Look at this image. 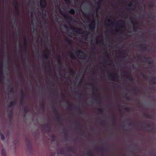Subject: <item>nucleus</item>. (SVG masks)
<instances>
[{
  "label": "nucleus",
  "instance_id": "obj_7",
  "mask_svg": "<svg viewBox=\"0 0 156 156\" xmlns=\"http://www.w3.org/2000/svg\"><path fill=\"white\" fill-rule=\"evenodd\" d=\"M108 77L113 80H118V76L115 74L110 73L109 74Z\"/></svg>",
  "mask_w": 156,
  "mask_h": 156
},
{
  "label": "nucleus",
  "instance_id": "obj_53",
  "mask_svg": "<svg viewBox=\"0 0 156 156\" xmlns=\"http://www.w3.org/2000/svg\"><path fill=\"white\" fill-rule=\"evenodd\" d=\"M104 148H100V151L101 152H103L104 151Z\"/></svg>",
  "mask_w": 156,
  "mask_h": 156
},
{
  "label": "nucleus",
  "instance_id": "obj_49",
  "mask_svg": "<svg viewBox=\"0 0 156 156\" xmlns=\"http://www.w3.org/2000/svg\"><path fill=\"white\" fill-rule=\"evenodd\" d=\"M74 123L76 124H77L78 126L79 127H80V126L81 125L80 124L78 123V122L77 121H76L74 122Z\"/></svg>",
  "mask_w": 156,
  "mask_h": 156
},
{
  "label": "nucleus",
  "instance_id": "obj_36",
  "mask_svg": "<svg viewBox=\"0 0 156 156\" xmlns=\"http://www.w3.org/2000/svg\"><path fill=\"white\" fill-rule=\"evenodd\" d=\"M58 61L60 63L61 62V56L60 55H58L57 56Z\"/></svg>",
  "mask_w": 156,
  "mask_h": 156
},
{
  "label": "nucleus",
  "instance_id": "obj_59",
  "mask_svg": "<svg viewBox=\"0 0 156 156\" xmlns=\"http://www.w3.org/2000/svg\"><path fill=\"white\" fill-rule=\"evenodd\" d=\"M105 61H106V62H111V61L110 60L108 59V60H104Z\"/></svg>",
  "mask_w": 156,
  "mask_h": 156
},
{
  "label": "nucleus",
  "instance_id": "obj_17",
  "mask_svg": "<svg viewBox=\"0 0 156 156\" xmlns=\"http://www.w3.org/2000/svg\"><path fill=\"white\" fill-rule=\"evenodd\" d=\"M150 81L154 84H156V77H153L151 78Z\"/></svg>",
  "mask_w": 156,
  "mask_h": 156
},
{
  "label": "nucleus",
  "instance_id": "obj_2",
  "mask_svg": "<svg viewBox=\"0 0 156 156\" xmlns=\"http://www.w3.org/2000/svg\"><path fill=\"white\" fill-rule=\"evenodd\" d=\"M70 29L77 34H82L83 33L87 36L89 34V33L87 32V31H83V30L77 27H71Z\"/></svg>",
  "mask_w": 156,
  "mask_h": 156
},
{
  "label": "nucleus",
  "instance_id": "obj_40",
  "mask_svg": "<svg viewBox=\"0 0 156 156\" xmlns=\"http://www.w3.org/2000/svg\"><path fill=\"white\" fill-rule=\"evenodd\" d=\"M14 87H12L11 88V89L10 90V91L12 93H14Z\"/></svg>",
  "mask_w": 156,
  "mask_h": 156
},
{
  "label": "nucleus",
  "instance_id": "obj_38",
  "mask_svg": "<svg viewBox=\"0 0 156 156\" xmlns=\"http://www.w3.org/2000/svg\"><path fill=\"white\" fill-rule=\"evenodd\" d=\"M62 99L63 101H64L66 100V96L64 94H62Z\"/></svg>",
  "mask_w": 156,
  "mask_h": 156
},
{
  "label": "nucleus",
  "instance_id": "obj_61",
  "mask_svg": "<svg viewBox=\"0 0 156 156\" xmlns=\"http://www.w3.org/2000/svg\"><path fill=\"white\" fill-rule=\"evenodd\" d=\"M63 133L65 135H66V133L65 132V130H64L63 131Z\"/></svg>",
  "mask_w": 156,
  "mask_h": 156
},
{
  "label": "nucleus",
  "instance_id": "obj_52",
  "mask_svg": "<svg viewBox=\"0 0 156 156\" xmlns=\"http://www.w3.org/2000/svg\"><path fill=\"white\" fill-rule=\"evenodd\" d=\"M0 69H3V66L2 62H1V65H0Z\"/></svg>",
  "mask_w": 156,
  "mask_h": 156
},
{
  "label": "nucleus",
  "instance_id": "obj_20",
  "mask_svg": "<svg viewBox=\"0 0 156 156\" xmlns=\"http://www.w3.org/2000/svg\"><path fill=\"white\" fill-rule=\"evenodd\" d=\"M101 3H102V1L101 0H99L98 2H97L98 7L97 8V10H98L99 9L101 4Z\"/></svg>",
  "mask_w": 156,
  "mask_h": 156
},
{
  "label": "nucleus",
  "instance_id": "obj_32",
  "mask_svg": "<svg viewBox=\"0 0 156 156\" xmlns=\"http://www.w3.org/2000/svg\"><path fill=\"white\" fill-rule=\"evenodd\" d=\"M98 111L100 112L101 113H102L103 111V109L102 108H99L98 109Z\"/></svg>",
  "mask_w": 156,
  "mask_h": 156
},
{
  "label": "nucleus",
  "instance_id": "obj_10",
  "mask_svg": "<svg viewBox=\"0 0 156 156\" xmlns=\"http://www.w3.org/2000/svg\"><path fill=\"white\" fill-rule=\"evenodd\" d=\"M139 47L140 48H142V50L143 51H147L148 50V48L146 46V44H140L139 45Z\"/></svg>",
  "mask_w": 156,
  "mask_h": 156
},
{
  "label": "nucleus",
  "instance_id": "obj_33",
  "mask_svg": "<svg viewBox=\"0 0 156 156\" xmlns=\"http://www.w3.org/2000/svg\"><path fill=\"white\" fill-rule=\"evenodd\" d=\"M0 136L1 137V139L2 140H3L5 139V137L4 135L2 133H1L0 134Z\"/></svg>",
  "mask_w": 156,
  "mask_h": 156
},
{
  "label": "nucleus",
  "instance_id": "obj_42",
  "mask_svg": "<svg viewBox=\"0 0 156 156\" xmlns=\"http://www.w3.org/2000/svg\"><path fill=\"white\" fill-rule=\"evenodd\" d=\"M69 73H70V74H71L72 75H73L74 74V72L71 69H70V71H69Z\"/></svg>",
  "mask_w": 156,
  "mask_h": 156
},
{
  "label": "nucleus",
  "instance_id": "obj_55",
  "mask_svg": "<svg viewBox=\"0 0 156 156\" xmlns=\"http://www.w3.org/2000/svg\"><path fill=\"white\" fill-rule=\"evenodd\" d=\"M146 125L147 128H149L150 127V125L149 124H146Z\"/></svg>",
  "mask_w": 156,
  "mask_h": 156
},
{
  "label": "nucleus",
  "instance_id": "obj_5",
  "mask_svg": "<svg viewBox=\"0 0 156 156\" xmlns=\"http://www.w3.org/2000/svg\"><path fill=\"white\" fill-rule=\"evenodd\" d=\"M24 45L23 46V50L22 52L23 53H26L27 49V41L26 36H24L23 38Z\"/></svg>",
  "mask_w": 156,
  "mask_h": 156
},
{
  "label": "nucleus",
  "instance_id": "obj_16",
  "mask_svg": "<svg viewBox=\"0 0 156 156\" xmlns=\"http://www.w3.org/2000/svg\"><path fill=\"white\" fill-rule=\"evenodd\" d=\"M68 55L69 57L72 59H74L75 58V57L72 52H70L69 53Z\"/></svg>",
  "mask_w": 156,
  "mask_h": 156
},
{
  "label": "nucleus",
  "instance_id": "obj_6",
  "mask_svg": "<svg viewBox=\"0 0 156 156\" xmlns=\"http://www.w3.org/2000/svg\"><path fill=\"white\" fill-rule=\"evenodd\" d=\"M124 24V22L122 20H120L117 21V23L116 24L117 26H119L120 29H124L125 28V26L123 24Z\"/></svg>",
  "mask_w": 156,
  "mask_h": 156
},
{
  "label": "nucleus",
  "instance_id": "obj_62",
  "mask_svg": "<svg viewBox=\"0 0 156 156\" xmlns=\"http://www.w3.org/2000/svg\"><path fill=\"white\" fill-rule=\"evenodd\" d=\"M122 16L123 17H125L126 16V14H123V13Z\"/></svg>",
  "mask_w": 156,
  "mask_h": 156
},
{
  "label": "nucleus",
  "instance_id": "obj_41",
  "mask_svg": "<svg viewBox=\"0 0 156 156\" xmlns=\"http://www.w3.org/2000/svg\"><path fill=\"white\" fill-rule=\"evenodd\" d=\"M45 104L44 102H43L42 104L41 105V108H45Z\"/></svg>",
  "mask_w": 156,
  "mask_h": 156
},
{
  "label": "nucleus",
  "instance_id": "obj_45",
  "mask_svg": "<svg viewBox=\"0 0 156 156\" xmlns=\"http://www.w3.org/2000/svg\"><path fill=\"white\" fill-rule=\"evenodd\" d=\"M24 103V100H22L20 99V105H23Z\"/></svg>",
  "mask_w": 156,
  "mask_h": 156
},
{
  "label": "nucleus",
  "instance_id": "obj_12",
  "mask_svg": "<svg viewBox=\"0 0 156 156\" xmlns=\"http://www.w3.org/2000/svg\"><path fill=\"white\" fill-rule=\"evenodd\" d=\"M17 103V101L16 100L11 101L10 102L8 106L9 107H11L13 106L16 105Z\"/></svg>",
  "mask_w": 156,
  "mask_h": 156
},
{
  "label": "nucleus",
  "instance_id": "obj_1",
  "mask_svg": "<svg viewBox=\"0 0 156 156\" xmlns=\"http://www.w3.org/2000/svg\"><path fill=\"white\" fill-rule=\"evenodd\" d=\"M59 12L67 20V23L69 24H71V21L73 19V17L72 16H69L68 14L67 13H64L61 10H59Z\"/></svg>",
  "mask_w": 156,
  "mask_h": 156
},
{
  "label": "nucleus",
  "instance_id": "obj_64",
  "mask_svg": "<svg viewBox=\"0 0 156 156\" xmlns=\"http://www.w3.org/2000/svg\"><path fill=\"white\" fill-rule=\"evenodd\" d=\"M126 100L128 101L130 100V99L129 97H127L126 98Z\"/></svg>",
  "mask_w": 156,
  "mask_h": 156
},
{
  "label": "nucleus",
  "instance_id": "obj_13",
  "mask_svg": "<svg viewBox=\"0 0 156 156\" xmlns=\"http://www.w3.org/2000/svg\"><path fill=\"white\" fill-rule=\"evenodd\" d=\"M0 82L1 83H2L3 78V73L2 69H0Z\"/></svg>",
  "mask_w": 156,
  "mask_h": 156
},
{
  "label": "nucleus",
  "instance_id": "obj_54",
  "mask_svg": "<svg viewBox=\"0 0 156 156\" xmlns=\"http://www.w3.org/2000/svg\"><path fill=\"white\" fill-rule=\"evenodd\" d=\"M17 70L18 71H20V66H17Z\"/></svg>",
  "mask_w": 156,
  "mask_h": 156
},
{
  "label": "nucleus",
  "instance_id": "obj_23",
  "mask_svg": "<svg viewBox=\"0 0 156 156\" xmlns=\"http://www.w3.org/2000/svg\"><path fill=\"white\" fill-rule=\"evenodd\" d=\"M25 96H26V95H25V94L23 92V91H22L21 92V94L20 99H22H22L24 100Z\"/></svg>",
  "mask_w": 156,
  "mask_h": 156
},
{
  "label": "nucleus",
  "instance_id": "obj_29",
  "mask_svg": "<svg viewBox=\"0 0 156 156\" xmlns=\"http://www.w3.org/2000/svg\"><path fill=\"white\" fill-rule=\"evenodd\" d=\"M154 6V4L153 2H151L149 3V7L150 8H153Z\"/></svg>",
  "mask_w": 156,
  "mask_h": 156
},
{
  "label": "nucleus",
  "instance_id": "obj_31",
  "mask_svg": "<svg viewBox=\"0 0 156 156\" xmlns=\"http://www.w3.org/2000/svg\"><path fill=\"white\" fill-rule=\"evenodd\" d=\"M115 118L114 116L112 117V124H113L115 121Z\"/></svg>",
  "mask_w": 156,
  "mask_h": 156
},
{
  "label": "nucleus",
  "instance_id": "obj_39",
  "mask_svg": "<svg viewBox=\"0 0 156 156\" xmlns=\"http://www.w3.org/2000/svg\"><path fill=\"white\" fill-rule=\"evenodd\" d=\"M78 112L79 113V114H81L82 113V110L80 107L78 108Z\"/></svg>",
  "mask_w": 156,
  "mask_h": 156
},
{
  "label": "nucleus",
  "instance_id": "obj_44",
  "mask_svg": "<svg viewBox=\"0 0 156 156\" xmlns=\"http://www.w3.org/2000/svg\"><path fill=\"white\" fill-rule=\"evenodd\" d=\"M141 75L143 77V78H146V76L143 73H141Z\"/></svg>",
  "mask_w": 156,
  "mask_h": 156
},
{
  "label": "nucleus",
  "instance_id": "obj_18",
  "mask_svg": "<svg viewBox=\"0 0 156 156\" xmlns=\"http://www.w3.org/2000/svg\"><path fill=\"white\" fill-rule=\"evenodd\" d=\"M95 25L90 24L89 26V29L93 31L95 28Z\"/></svg>",
  "mask_w": 156,
  "mask_h": 156
},
{
  "label": "nucleus",
  "instance_id": "obj_4",
  "mask_svg": "<svg viewBox=\"0 0 156 156\" xmlns=\"http://www.w3.org/2000/svg\"><path fill=\"white\" fill-rule=\"evenodd\" d=\"M48 121L49 122L50 121V119H48ZM51 126V123L50 122L47 123H45L44 125H42L41 126V128L43 129L45 131L47 132H49L50 131V127Z\"/></svg>",
  "mask_w": 156,
  "mask_h": 156
},
{
  "label": "nucleus",
  "instance_id": "obj_51",
  "mask_svg": "<svg viewBox=\"0 0 156 156\" xmlns=\"http://www.w3.org/2000/svg\"><path fill=\"white\" fill-rule=\"evenodd\" d=\"M127 5L129 7H131L132 6L133 7H135L134 5H132V4L131 3H129Z\"/></svg>",
  "mask_w": 156,
  "mask_h": 156
},
{
  "label": "nucleus",
  "instance_id": "obj_9",
  "mask_svg": "<svg viewBox=\"0 0 156 156\" xmlns=\"http://www.w3.org/2000/svg\"><path fill=\"white\" fill-rule=\"evenodd\" d=\"M55 120L58 122L61 125H62V117L59 114L57 115V116L55 118Z\"/></svg>",
  "mask_w": 156,
  "mask_h": 156
},
{
  "label": "nucleus",
  "instance_id": "obj_14",
  "mask_svg": "<svg viewBox=\"0 0 156 156\" xmlns=\"http://www.w3.org/2000/svg\"><path fill=\"white\" fill-rule=\"evenodd\" d=\"M144 60L145 59L144 61L145 62L149 64H151L152 63V61L150 60V58L149 57H144Z\"/></svg>",
  "mask_w": 156,
  "mask_h": 156
},
{
  "label": "nucleus",
  "instance_id": "obj_34",
  "mask_svg": "<svg viewBox=\"0 0 156 156\" xmlns=\"http://www.w3.org/2000/svg\"><path fill=\"white\" fill-rule=\"evenodd\" d=\"M27 143V148H29L30 147V142L29 140H27L26 141Z\"/></svg>",
  "mask_w": 156,
  "mask_h": 156
},
{
  "label": "nucleus",
  "instance_id": "obj_35",
  "mask_svg": "<svg viewBox=\"0 0 156 156\" xmlns=\"http://www.w3.org/2000/svg\"><path fill=\"white\" fill-rule=\"evenodd\" d=\"M87 154L88 156H94L93 154L90 151H88Z\"/></svg>",
  "mask_w": 156,
  "mask_h": 156
},
{
  "label": "nucleus",
  "instance_id": "obj_24",
  "mask_svg": "<svg viewBox=\"0 0 156 156\" xmlns=\"http://www.w3.org/2000/svg\"><path fill=\"white\" fill-rule=\"evenodd\" d=\"M66 41L69 44H71L72 43V41L71 39H69L68 38H66Z\"/></svg>",
  "mask_w": 156,
  "mask_h": 156
},
{
  "label": "nucleus",
  "instance_id": "obj_3",
  "mask_svg": "<svg viewBox=\"0 0 156 156\" xmlns=\"http://www.w3.org/2000/svg\"><path fill=\"white\" fill-rule=\"evenodd\" d=\"M44 53L43 55V58H45L46 60V63H47V66H45V68H47L49 72H51V68L50 64V62L48 60V56L46 54V53L44 52Z\"/></svg>",
  "mask_w": 156,
  "mask_h": 156
},
{
  "label": "nucleus",
  "instance_id": "obj_15",
  "mask_svg": "<svg viewBox=\"0 0 156 156\" xmlns=\"http://www.w3.org/2000/svg\"><path fill=\"white\" fill-rule=\"evenodd\" d=\"M40 5L41 6V8L42 9H45L46 6V2H44L41 3H40Z\"/></svg>",
  "mask_w": 156,
  "mask_h": 156
},
{
  "label": "nucleus",
  "instance_id": "obj_47",
  "mask_svg": "<svg viewBox=\"0 0 156 156\" xmlns=\"http://www.w3.org/2000/svg\"><path fill=\"white\" fill-rule=\"evenodd\" d=\"M124 109L127 112H129V108L126 107L124 108Z\"/></svg>",
  "mask_w": 156,
  "mask_h": 156
},
{
  "label": "nucleus",
  "instance_id": "obj_43",
  "mask_svg": "<svg viewBox=\"0 0 156 156\" xmlns=\"http://www.w3.org/2000/svg\"><path fill=\"white\" fill-rule=\"evenodd\" d=\"M15 12L18 16H19L20 14L19 9L16 10Z\"/></svg>",
  "mask_w": 156,
  "mask_h": 156
},
{
  "label": "nucleus",
  "instance_id": "obj_50",
  "mask_svg": "<svg viewBox=\"0 0 156 156\" xmlns=\"http://www.w3.org/2000/svg\"><path fill=\"white\" fill-rule=\"evenodd\" d=\"M105 55L106 57H109V54H108V53L107 52H106L105 53Z\"/></svg>",
  "mask_w": 156,
  "mask_h": 156
},
{
  "label": "nucleus",
  "instance_id": "obj_58",
  "mask_svg": "<svg viewBox=\"0 0 156 156\" xmlns=\"http://www.w3.org/2000/svg\"><path fill=\"white\" fill-rule=\"evenodd\" d=\"M46 2V0H40V3Z\"/></svg>",
  "mask_w": 156,
  "mask_h": 156
},
{
  "label": "nucleus",
  "instance_id": "obj_60",
  "mask_svg": "<svg viewBox=\"0 0 156 156\" xmlns=\"http://www.w3.org/2000/svg\"><path fill=\"white\" fill-rule=\"evenodd\" d=\"M113 23V22L112 23L110 24H109H109H109V26L111 25V26H113V25H113V23Z\"/></svg>",
  "mask_w": 156,
  "mask_h": 156
},
{
  "label": "nucleus",
  "instance_id": "obj_19",
  "mask_svg": "<svg viewBox=\"0 0 156 156\" xmlns=\"http://www.w3.org/2000/svg\"><path fill=\"white\" fill-rule=\"evenodd\" d=\"M67 151L69 152H74V148L71 147H69L67 148Z\"/></svg>",
  "mask_w": 156,
  "mask_h": 156
},
{
  "label": "nucleus",
  "instance_id": "obj_8",
  "mask_svg": "<svg viewBox=\"0 0 156 156\" xmlns=\"http://www.w3.org/2000/svg\"><path fill=\"white\" fill-rule=\"evenodd\" d=\"M81 53L83 55V56H81L82 57L81 58L80 57V58L84 59L87 56L85 55L84 52L80 50H77L76 52V54L78 56L80 55L79 53ZM79 58H80V57Z\"/></svg>",
  "mask_w": 156,
  "mask_h": 156
},
{
  "label": "nucleus",
  "instance_id": "obj_28",
  "mask_svg": "<svg viewBox=\"0 0 156 156\" xmlns=\"http://www.w3.org/2000/svg\"><path fill=\"white\" fill-rule=\"evenodd\" d=\"M54 112L55 114H58V110L56 107L55 106L54 108Z\"/></svg>",
  "mask_w": 156,
  "mask_h": 156
},
{
  "label": "nucleus",
  "instance_id": "obj_22",
  "mask_svg": "<svg viewBox=\"0 0 156 156\" xmlns=\"http://www.w3.org/2000/svg\"><path fill=\"white\" fill-rule=\"evenodd\" d=\"M15 8L16 10L19 9V5L17 1L16 2L14 5Z\"/></svg>",
  "mask_w": 156,
  "mask_h": 156
},
{
  "label": "nucleus",
  "instance_id": "obj_30",
  "mask_svg": "<svg viewBox=\"0 0 156 156\" xmlns=\"http://www.w3.org/2000/svg\"><path fill=\"white\" fill-rule=\"evenodd\" d=\"M144 116L147 119H150L151 118L150 115L149 114H144Z\"/></svg>",
  "mask_w": 156,
  "mask_h": 156
},
{
  "label": "nucleus",
  "instance_id": "obj_57",
  "mask_svg": "<svg viewBox=\"0 0 156 156\" xmlns=\"http://www.w3.org/2000/svg\"><path fill=\"white\" fill-rule=\"evenodd\" d=\"M93 89L94 90H95L96 91H97L98 90L97 89L96 87H93Z\"/></svg>",
  "mask_w": 156,
  "mask_h": 156
},
{
  "label": "nucleus",
  "instance_id": "obj_46",
  "mask_svg": "<svg viewBox=\"0 0 156 156\" xmlns=\"http://www.w3.org/2000/svg\"><path fill=\"white\" fill-rule=\"evenodd\" d=\"M100 124L103 126H105V124L102 122H100Z\"/></svg>",
  "mask_w": 156,
  "mask_h": 156
},
{
  "label": "nucleus",
  "instance_id": "obj_27",
  "mask_svg": "<svg viewBox=\"0 0 156 156\" xmlns=\"http://www.w3.org/2000/svg\"><path fill=\"white\" fill-rule=\"evenodd\" d=\"M23 111L24 112L26 113L29 111V109L27 107H25L24 108Z\"/></svg>",
  "mask_w": 156,
  "mask_h": 156
},
{
  "label": "nucleus",
  "instance_id": "obj_26",
  "mask_svg": "<svg viewBox=\"0 0 156 156\" xmlns=\"http://www.w3.org/2000/svg\"><path fill=\"white\" fill-rule=\"evenodd\" d=\"M1 154L2 156H6L5 151L4 149H2V150Z\"/></svg>",
  "mask_w": 156,
  "mask_h": 156
},
{
  "label": "nucleus",
  "instance_id": "obj_11",
  "mask_svg": "<svg viewBox=\"0 0 156 156\" xmlns=\"http://www.w3.org/2000/svg\"><path fill=\"white\" fill-rule=\"evenodd\" d=\"M126 73H128V72H125L124 73V75L126 76L127 78L129 80L133 81V77L132 76H129L128 74H126Z\"/></svg>",
  "mask_w": 156,
  "mask_h": 156
},
{
  "label": "nucleus",
  "instance_id": "obj_48",
  "mask_svg": "<svg viewBox=\"0 0 156 156\" xmlns=\"http://www.w3.org/2000/svg\"><path fill=\"white\" fill-rule=\"evenodd\" d=\"M138 29V27H135V26L134 27L133 30L134 31H135V32L136 31V30Z\"/></svg>",
  "mask_w": 156,
  "mask_h": 156
},
{
  "label": "nucleus",
  "instance_id": "obj_21",
  "mask_svg": "<svg viewBox=\"0 0 156 156\" xmlns=\"http://www.w3.org/2000/svg\"><path fill=\"white\" fill-rule=\"evenodd\" d=\"M92 16H93V18H92V20H91V23H90V24L95 25V21L94 18V15L93 14H92Z\"/></svg>",
  "mask_w": 156,
  "mask_h": 156
},
{
  "label": "nucleus",
  "instance_id": "obj_37",
  "mask_svg": "<svg viewBox=\"0 0 156 156\" xmlns=\"http://www.w3.org/2000/svg\"><path fill=\"white\" fill-rule=\"evenodd\" d=\"M148 17L150 19H152L154 17V16L153 14H151L148 16Z\"/></svg>",
  "mask_w": 156,
  "mask_h": 156
},
{
  "label": "nucleus",
  "instance_id": "obj_63",
  "mask_svg": "<svg viewBox=\"0 0 156 156\" xmlns=\"http://www.w3.org/2000/svg\"><path fill=\"white\" fill-rule=\"evenodd\" d=\"M64 28H68V27L66 25H64Z\"/></svg>",
  "mask_w": 156,
  "mask_h": 156
},
{
  "label": "nucleus",
  "instance_id": "obj_56",
  "mask_svg": "<svg viewBox=\"0 0 156 156\" xmlns=\"http://www.w3.org/2000/svg\"><path fill=\"white\" fill-rule=\"evenodd\" d=\"M64 1L66 4H67L69 2V0H64Z\"/></svg>",
  "mask_w": 156,
  "mask_h": 156
},
{
  "label": "nucleus",
  "instance_id": "obj_25",
  "mask_svg": "<svg viewBox=\"0 0 156 156\" xmlns=\"http://www.w3.org/2000/svg\"><path fill=\"white\" fill-rule=\"evenodd\" d=\"M69 12L72 15H74L75 13V11L73 9H71L69 11Z\"/></svg>",
  "mask_w": 156,
  "mask_h": 156
}]
</instances>
